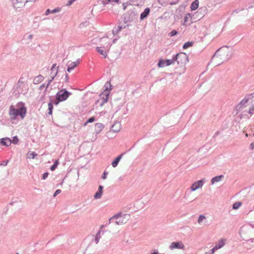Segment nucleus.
<instances>
[{"mask_svg":"<svg viewBox=\"0 0 254 254\" xmlns=\"http://www.w3.org/2000/svg\"><path fill=\"white\" fill-rule=\"evenodd\" d=\"M232 58V53L227 46L222 47L218 49L211 58L208 65L214 62L215 66L228 61Z\"/></svg>","mask_w":254,"mask_h":254,"instance_id":"f257e3e1","label":"nucleus"},{"mask_svg":"<svg viewBox=\"0 0 254 254\" xmlns=\"http://www.w3.org/2000/svg\"><path fill=\"white\" fill-rule=\"evenodd\" d=\"M22 106L19 109H15L13 106L11 105L9 107V114L11 120L16 119L18 116L23 119L25 117L27 113V108L24 104L21 102H19Z\"/></svg>","mask_w":254,"mask_h":254,"instance_id":"f03ea898","label":"nucleus"},{"mask_svg":"<svg viewBox=\"0 0 254 254\" xmlns=\"http://www.w3.org/2000/svg\"><path fill=\"white\" fill-rule=\"evenodd\" d=\"M138 12L136 8L133 7L128 10L123 15V20L125 23L133 22L137 19Z\"/></svg>","mask_w":254,"mask_h":254,"instance_id":"7ed1b4c3","label":"nucleus"},{"mask_svg":"<svg viewBox=\"0 0 254 254\" xmlns=\"http://www.w3.org/2000/svg\"><path fill=\"white\" fill-rule=\"evenodd\" d=\"M174 57L178 64L180 66H184L189 62L188 55L184 52L175 55Z\"/></svg>","mask_w":254,"mask_h":254,"instance_id":"20e7f679","label":"nucleus"},{"mask_svg":"<svg viewBox=\"0 0 254 254\" xmlns=\"http://www.w3.org/2000/svg\"><path fill=\"white\" fill-rule=\"evenodd\" d=\"M104 87L105 89L104 91L100 94L99 96L102 99V100H107V102L110 91L112 89L110 81H107L104 85Z\"/></svg>","mask_w":254,"mask_h":254,"instance_id":"39448f33","label":"nucleus"},{"mask_svg":"<svg viewBox=\"0 0 254 254\" xmlns=\"http://www.w3.org/2000/svg\"><path fill=\"white\" fill-rule=\"evenodd\" d=\"M71 94L72 93L68 91L66 89H62L57 93L56 96H57L62 102H63L65 101Z\"/></svg>","mask_w":254,"mask_h":254,"instance_id":"423d86ee","label":"nucleus"},{"mask_svg":"<svg viewBox=\"0 0 254 254\" xmlns=\"http://www.w3.org/2000/svg\"><path fill=\"white\" fill-rule=\"evenodd\" d=\"M207 9L206 7L203 6L199 8L197 11L195 13V16L198 20L204 17L205 14H206Z\"/></svg>","mask_w":254,"mask_h":254,"instance_id":"0eeeda50","label":"nucleus"},{"mask_svg":"<svg viewBox=\"0 0 254 254\" xmlns=\"http://www.w3.org/2000/svg\"><path fill=\"white\" fill-rule=\"evenodd\" d=\"M12 2L14 8L17 9L23 7L28 1L27 0H12Z\"/></svg>","mask_w":254,"mask_h":254,"instance_id":"6e6552de","label":"nucleus"},{"mask_svg":"<svg viewBox=\"0 0 254 254\" xmlns=\"http://www.w3.org/2000/svg\"><path fill=\"white\" fill-rule=\"evenodd\" d=\"M122 216V213L119 212L117 214L114 215L111 218H110L109 220V224L114 222V220H115V222L117 225H121L123 224V222L120 221V220H118V219Z\"/></svg>","mask_w":254,"mask_h":254,"instance_id":"1a4fd4ad","label":"nucleus"},{"mask_svg":"<svg viewBox=\"0 0 254 254\" xmlns=\"http://www.w3.org/2000/svg\"><path fill=\"white\" fill-rule=\"evenodd\" d=\"M203 184L204 181L203 180H200L194 182L190 187L191 191H195L196 190L201 188Z\"/></svg>","mask_w":254,"mask_h":254,"instance_id":"9d476101","label":"nucleus"},{"mask_svg":"<svg viewBox=\"0 0 254 254\" xmlns=\"http://www.w3.org/2000/svg\"><path fill=\"white\" fill-rule=\"evenodd\" d=\"M248 103L246 99H243L239 104L236 105L235 110L237 112H240L244 108L246 107V104Z\"/></svg>","mask_w":254,"mask_h":254,"instance_id":"9b49d317","label":"nucleus"},{"mask_svg":"<svg viewBox=\"0 0 254 254\" xmlns=\"http://www.w3.org/2000/svg\"><path fill=\"white\" fill-rule=\"evenodd\" d=\"M184 245L181 242H173L169 247L171 250L175 249H184Z\"/></svg>","mask_w":254,"mask_h":254,"instance_id":"f8f14e48","label":"nucleus"},{"mask_svg":"<svg viewBox=\"0 0 254 254\" xmlns=\"http://www.w3.org/2000/svg\"><path fill=\"white\" fill-rule=\"evenodd\" d=\"M150 9L149 7H146L144 11L141 13L140 16V20H143L146 19L149 15Z\"/></svg>","mask_w":254,"mask_h":254,"instance_id":"ddd939ff","label":"nucleus"},{"mask_svg":"<svg viewBox=\"0 0 254 254\" xmlns=\"http://www.w3.org/2000/svg\"><path fill=\"white\" fill-rule=\"evenodd\" d=\"M103 186L100 185L98 187V190L95 192L94 195V197L95 199H99L101 197L103 192Z\"/></svg>","mask_w":254,"mask_h":254,"instance_id":"4468645a","label":"nucleus"},{"mask_svg":"<svg viewBox=\"0 0 254 254\" xmlns=\"http://www.w3.org/2000/svg\"><path fill=\"white\" fill-rule=\"evenodd\" d=\"M125 154V152L121 154L120 155H119L118 157H117L116 158H115V159L112 162V165L113 167L115 168L118 166L120 161L121 160V159H122V158L123 157V155Z\"/></svg>","mask_w":254,"mask_h":254,"instance_id":"2eb2a0df","label":"nucleus"},{"mask_svg":"<svg viewBox=\"0 0 254 254\" xmlns=\"http://www.w3.org/2000/svg\"><path fill=\"white\" fill-rule=\"evenodd\" d=\"M0 143L1 145L7 147L11 145V141L9 138H2L0 139Z\"/></svg>","mask_w":254,"mask_h":254,"instance_id":"dca6fc26","label":"nucleus"},{"mask_svg":"<svg viewBox=\"0 0 254 254\" xmlns=\"http://www.w3.org/2000/svg\"><path fill=\"white\" fill-rule=\"evenodd\" d=\"M185 7V6L183 5H181L178 9L176 10V14L175 15V17L177 19H179L182 17V11Z\"/></svg>","mask_w":254,"mask_h":254,"instance_id":"f3484780","label":"nucleus"},{"mask_svg":"<svg viewBox=\"0 0 254 254\" xmlns=\"http://www.w3.org/2000/svg\"><path fill=\"white\" fill-rule=\"evenodd\" d=\"M104 126L102 123H97L95 125V131L97 134L100 133L102 129L104 128Z\"/></svg>","mask_w":254,"mask_h":254,"instance_id":"a211bd4d","label":"nucleus"},{"mask_svg":"<svg viewBox=\"0 0 254 254\" xmlns=\"http://www.w3.org/2000/svg\"><path fill=\"white\" fill-rule=\"evenodd\" d=\"M199 6V0H194L190 5V9L191 11L195 10L198 8Z\"/></svg>","mask_w":254,"mask_h":254,"instance_id":"6ab92c4d","label":"nucleus"},{"mask_svg":"<svg viewBox=\"0 0 254 254\" xmlns=\"http://www.w3.org/2000/svg\"><path fill=\"white\" fill-rule=\"evenodd\" d=\"M224 177L223 175L215 176L211 179V183L212 184H213L215 183L218 182L220 181L222 178H224Z\"/></svg>","mask_w":254,"mask_h":254,"instance_id":"aec40b11","label":"nucleus"},{"mask_svg":"<svg viewBox=\"0 0 254 254\" xmlns=\"http://www.w3.org/2000/svg\"><path fill=\"white\" fill-rule=\"evenodd\" d=\"M61 8L59 7H57L53 10H50V9H47L45 12V15H48L51 13H55L56 12H59L61 10Z\"/></svg>","mask_w":254,"mask_h":254,"instance_id":"412c9836","label":"nucleus"},{"mask_svg":"<svg viewBox=\"0 0 254 254\" xmlns=\"http://www.w3.org/2000/svg\"><path fill=\"white\" fill-rule=\"evenodd\" d=\"M104 47H98L96 48V51L101 55H103L105 58L107 57L106 52L104 50Z\"/></svg>","mask_w":254,"mask_h":254,"instance_id":"4be33fe9","label":"nucleus"},{"mask_svg":"<svg viewBox=\"0 0 254 254\" xmlns=\"http://www.w3.org/2000/svg\"><path fill=\"white\" fill-rule=\"evenodd\" d=\"M104 227H105V225H102L101 226L100 230L98 231V232L97 233V234L96 235V236L95 238V242L96 244H97L99 243V240L101 238V236H100V233H101V229H102L103 228H104Z\"/></svg>","mask_w":254,"mask_h":254,"instance_id":"5701e85b","label":"nucleus"},{"mask_svg":"<svg viewBox=\"0 0 254 254\" xmlns=\"http://www.w3.org/2000/svg\"><path fill=\"white\" fill-rule=\"evenodd\" d=\"M53 105L52 101H50V102L48 103V112L46 114L47 115H51L53 113Z\"/></svg>","mask_w":254,"mask_h":254,"instance_id":"b1692460","label":"nucleus"},{"mask_svg":"<svg viewBox=\"0 0 254 254\" xmlns=\"http://www.w3.org/2000/svg\"><path fill=\"white\" fill-rule=\"evenodd\" d=\"M225 239H221L219 241L218 243L215 245L216 248H217L218 249H219L222 248L225 245Z\"/></svg>","mask_w":254,"mask_h":254,"instance_id":"393cba45","label":"nucleus"},{"mask_svg":"<svg viewBox=\"0 0 254 254\" xmlns=\"http://www.w3.org/2000/svg\"><path fill=\"white\" fill-rule=\"evenodd\" d=\"M191 190H187L184 197V199L186 200L189 199L190 202H192L194 200V199L192 198L189 199V195L191 194Z\"/></svg>","mask_w":254,"mask_h":254,"instance_id":"a878e982","label":"nucleus"},{"mask_svg":"<svg viewBox=\"0 0 254 254\" xmlns=\"http://www.w3.org/2000/svg\"><path fill=\"white\" fill-rule=\"evenodd\" d=\"M44 79V77L41 75L37 76L34 79V84H37L41 82Z\"/></svg>","mask_w":254,"mask_h":254,"instance_id":"bb28decb","label":"nucleus"},{"mask_svg":"<svg viewBox=\"0 0 254 254\" xmlns=\"http://www.w3.org/2000/svg\"><path fill=\"white\" fill-rule=\"evenodd\" d=\"M175 62H176L174 55L173 56L172 59H167L165 60L166 66H169L171 64H173Z\"/></svg>","mask_w":254,"mask_h":254,"instance_id":"cd10ccee","label":"nucleus"},{"mask_svg":"<svg viewBox=\"0 0 254 254\" xmlns=\"http://www.w3.org/2000/svg\"><path fill=\"white\" fill-rule=\"evenodd\" d=\"M194 42L192 41H188L186 42L183 46V48L184 49H188L189 47H190L193 46Z\"/></svg>","mask_w":254,"mask_h":254,"instance_id":"c85d7f7f","label":"nucleus"},{"mask_svg":"<svg viewBox=\"0 0 254 254\" xmlns=\"http://www.w3.org/2000/svg\"><path fill=\"white\" fill-rule=\"evenodd\" d=\"M77 66V63H71L67 67V71L70 72V71L73 69Z\"/></svg>","mask_w":254,"mask_h":254,"instance_id":"c756f323","label":"nucleus"},{"mask_svg":"<svg viewBox=\"0 0 254 254\" xmlns=\"http://www.w3.org/2000/svg\"><path fill=\"white\" fill-rule=\"evenodd\" d=\"M58 68H59V66L57 67V71L56 72L55 74H54L52 76H51V79H50L48 81V82L46 86V88H48V87L50 85L51 82L53 80V79H54L55 76L57 75V74L58 73Z\"/></svg>","mask_w":254,"mask_h":254,"instance_id":"7c9ffc66","label":"nucleus"},{"mask_svg":"<svg viewBox=\"0 0 254 254\" xmlns=\"http://www.w3.org/2000/svg\"><path fill=\"white\" fill-rule=\"evenodd\" d=\"M242 203L240 201L236 202L233 204L232 208L235 210L237 209L242 205Z\"/></svg>","mask_w":254,"mask_h":254,"instance_id":"2f4dec72","label":"nucleus"},{"mask_svg":"<svg viewBox=\"0 0 254 254\" xmlns=\"http://www.w3.org/2000/svg\"><path fill=\"white\" fill-rule=\"evenodd\" d=\"M59 160H56L54 163V164L53 165H52L50 167V170L52 171H54L56 170V169L57 168L58 165H59Z\"/></svg>","mask_w":254,"mask_h":254,"instance_id":"473e14b6","label":"nucleus"},{"mask_svg":"<svg viewBox=\"0 0 254 254\" xmlns=\"http://www.w3.org/2000/svg\"><path fill=\"white\" fill-rule=\"evenodd\" d=\"M55 97H56L55 100L50 99V101H52V102L53 103V105L55 104V105H58L59 104V103L61 102L62 101L57 96H55Z\"/></svg>","mask_w":254,"mask_h":254,"instance_id":"72a5a7b5","label":"nucleus"},{"mask_svg":"<svg viewBox=\"0 0 254 254\" xmlns=\"http://www.w3.org/2000/svg\"><path fill=\"white\" fill-rule=\"evenodd\" d=\"M166 65L165 60H160L158 63V66L159 67H163Z\"/></svg>","mask_w":254,"mask_h":254,"instance_id":"f704fd0d","label":"nucleus"},{"mask_svg":"<svg viewBox=\"0 0 254 254\" xmlns=\"http://www.w3.org/2000/svg\"><path fill=\"white\" fill-rule=\"evenodd\" d=\"M11 143H12L14 144H16L19 141V139L17 136H14L13 137L12 139L11 140Z\"/></svg>","mask_w":254,"mask_h":254,"instance_id":"c9c22d12","label":"nucleus"},{"mask_svg":"<svg viewBox=\"0 0 254 254\" xmlns=\"http://www.w3.org/2000/svg\"><path fill=\"white\" fill-rule=\"evenodd\" d=\"M95 118L94 117H92L88 119L87 121L85 122L84 126H86L88 123H91L95 121Z\"/></svg>","mask_w":254,"mask_h":254,"instance_id":"e433bc0d","label":"nucleus"},{"mask_svg":"<svg viewBox=\"0 0 254 254\" xmlns=\"http://www.w3.org/2000/svg\"><path fill=\"white\" fill-rule=\"evenodd\" d=\"M248 113L252 116L254 114V105L253 104L249 108Z\"/></svg>","mask_w":254,"mask_h":254,"instance_id":"4c0bfd02","label":"nucleus"},{"mask_svg":"<svg viewBox=\"0 0 254 254\" xmlns=\"http://www.w3.org/2000/svg\"><path fill=\"white\" fill-rule=\"evenodd\" d=\"M28 155L29 158L34 159L36 156H37V154L35 152H32L31 153H28Z\"/></svg>","mask_w":254,"mask_h":254,"instance_id":"58836bf2","label":"nucleus"},{"mask_svg":"<svg viewBox=\"0 0 254 254\" xmlns=\"http://www.w3.org/2000/svg\"><path fill=\"white\" fill-rule=\"evenodd\" d=\"M106 102H107V100H101V101H100L99 100H98L96 102L95 104H99L100 107H102L104 105V104L105 103H106Z\"/></svg>","mask_w":254,"mask_h":254,"instance_id":"ea45409f","label":"nucleus"},{"mask_svg":"<svg viewBox=\"0 0 254 254\" xmlns=\"http://www.w3.org/2000/svg\"><path fill=\"white\" fill-rule=\"evenodd\" d=\"M204 219H206V217L204 215H199V217H198V223H201L203 220H204Z\"/></svg>","mask_w":254,"mask_h":254,"instance_id":"a19ab883","label":"nucleus"},{"mask_svg":"<svg viewBox=\"0 0 254 254\" xmlns=\"http://www.w3.org/2000/svg\"><path fill=\"white\" fill-rule=\"evenodd\" d=\"M45 97L46 95L43 94L38 100V102L41 103H44V100L45 99Z\"/></svg>","mask_w":254,"mask_h":254,"instance_id":"79ce46f5","label":"nucleus"},{"mask_svg":"<svg viewBox=\"0 0 254 254\" xmlns=\"http://www.w3.org/2000/svg\"><path fill=\"white\" fill-rule=\"evenodd\" d=\"M178 34V31L176 30H173L169 33V35L171 37L174 36Z\"/></svg>","mask_w":254,"mask_h":254,"instance_id":"37998d69","label":"nucleus"},{"mask_svg":"<svg viewBox=\"0 0 254 254\" xmlns=\"http://www.w3.org/2000/svg\"><path fill=\"white\" fill-rule=\"evenodd\" d=\"M129 24H127V25H125L124 27H123L122 26L119 25L118 26V28L116 30H118V32H119L122 30V29L126 28L127 27L129 26Z\"/></svg>","mask_w":254,"mask_h":254,"instance_id":"c03bdc74","label":"nucleus"},{"mask_svg":"<svg viewBox=\"0 0 254 254\" xmlns=\"http://www.w3.org/2000/svg\"><path fill=\"white\" fill-rule=\"evenodd\" d=\"M23 77L21 76L20 77V78L19 79L18 82H17V87H19L20 85V84H23L24 81L23 80Z\"/></svg>","mask_w":254,"mask_h":254,"instance_id":"a18cd8bd","label":"nucleus"},{"mask_svg":"<svg viewBox=\"0 0 254 254\" xmlns=\"http://www.w3.org/2000/svg\"><path fill=\"white\" fill-rule=\"evenodd\" d=\"M185 16H187L189 17V18L190 17L191 19V20H194L195 19V14H193V15H191V14L190 13H187Z\"/></svg>","mask_w":254,"mask_h":254,"instance_id":"49530a36","label":"nucleus"},{"mask_svg":"<svg viewBox=\"0 0 254 254\" xmlns=\"http://www.w3.org/2000/svg\"><path fill=\"white\" fill-rule=\"evenodd\" d=\"M49 175V173L48 172H45L42 175V179L45 180L47 178Z\"/></svg>","mask_w":254,"mask_h":254,"instance_id":"de8ad7c7","label":"nucleus"},{"mask_svg":"<svg viewBox=\"0 0 254 254\" xmlns=\"http://www.w3.org/2000/svg\"><path fill=\"white\" fill-rule=\"evenodd\" d=\"M108 172L105 171L103 174L102 175V179L105 180L107 178V175H108Z\"/></svg>","mask_w":254,"mask_h":254,"instance_id":"09e8293b","label":"nucleus"},{"mask_svg":"<svg viewBox=\"0 0 254 254\" xmlns=\"http://www.w3.org/2000/svg\"><path fill=\"white\" fill-rule=\"evenodd\" d=\"M217 250H218V249L217 248H216V246H215L211 250H210L208 252L210 254H213L214 253V252Z\"/></svg>","mask_w":254,"mask_h":254,"instance_id":"8fccbe9b","label":"nucleus"},{"mask_svg":"<svg viewBox=\"0 0 254 254\" xmlns=\"http://www.w3.org/2000/svg\"><path fill=\"white\" fill-rule=\"evenodd\" d=\"M188 18H189V17L187 16H185V17H184V23H183V25H185V26H187L188 24H187V21L188 20Z\"/></svg>","mask_w":254,"mask_h":254,"instance_id":"3c124183","label":"nucleus"},{"mask_svg":"<svg viewBox=\"0 0 254 254\" xmlns=\"http://www.w3.org/2000/svg\"><path fill=\"white\" fill-rule=\"evenodd\" d=\"M61 192V190L60 189L57 190L53 194V197H56L58 194Z\"/></svg>","mask_w":254,"mask_h":254,"instance_id":"603ef678","label":"nucleus"},{"mask_svg":"<svg viewBox=\"0 0 254 254\" xmlns=\"http://www.w3.org/2000/svg\"><path fill=\"white\" fill-rule=\"evenodd\" d=\"M8 162H9L8 160H3V161H1L0 165L2 166H5L7 165Z\"/></svg>","mask_w":254,"mask_h":254,"instance_id":"864d4df0","label":"nucleus"},{"mask_svg":"<svg viewBox=\"0 0 254 254\" xmlns=\"http://www.w3.org/2000/svg\"><path fill=\"white\" fill-rule=\"evenodd\" d=\"M244 99H246L247 100V101L248 102V101L250 100V99H252V96H251V94H247L245 96V97L244 98Z\"/></svg>","mask_w":254,"mask_h":254,"instance_id":"5fc2aeb1","label":"nucleus"},{"mask_svg":"<svg viewBox=\"0 0 254 254\" xmlns=\"http://www.w3.org/2000/svg\"><path fill=\"white\" fill-rule=\"evenodd\" d=\"M69 77L68 74L65 72L64 81L66 83L68 82Z\"/></svg>","mask_w":254,"mask_h":254,"instance_id":"6e6d98bb","label":"nucleus"},{"mask_svg":"<svg viewBox=\"0 0 254 254\" xmlns=\"http://www.w3.org/2000/svg\"><path fill=\"white\" fill-rule=\"evenodd\" d=\"M111 1V0H104L103 1L102 3L104 5L107 4L108 3H110Z\"/></svg>","mask_w":254,"mask_h":254,"instance_id":"4d7b16f0","label":"nucleus"},{"mask_svg":"<svg viewBox=\"0 0 254 254\" xmlns=\"http://www.w3.org/2000/svg\"><path fill=\"white\" fill-rule=\"evenodd\" d=\"M249 148L251 150H253L254 149V142L251 143Z\"/></svg>","mask_w":254,"mask_h":254,"instance_id":"13d9d810","label":"nucleus"},{"mask_svg":"<svg viewBox=\"0 0 254 254\" xmlns=\"http://www.w3.org/2000/svg\"><path fill=\"white\" fill-rule=\"evenodd\" d=\"M179 1H180V0H176L175 1H172V2H170V4L171 5L176 4L179 3Z\"/></svg>","mask_w":254,"mask_h":254,"instance_id":"bf43d9fd","label":"nucleus"},{"mask_svg":"<svg viewBox=\"0 0 254 254\" xmlns=\"http://www.w3.org/2000/svg\"><path fill=\"white\" fill-rule=\"evenodd\" d=\"M46 86L45 83L41 84L39 87V90H42L44 87L46 88Z\"/></svg>","mask_w":254,"mask_h":254,"instance_id":"052dcab7","label":"nucleus"},{"mask_svg":"<svg viewBox=\"0 0 254 254\" xmlns=\"http://www.w3.org/2000/svg\"><path fill=\"white\" fill-rule=\"evenodd\" d=\"M112 33L114 35H115L117 34L119 32H118V30H117L116 29H113Z\"/></svg>","mask_w":254,"mask_h":254,"instance_id":"680f3d73","label":"nucleus"},{"mask_svg":"<svg viewBox=\"0 0 254 254\" xmlns=\"http://www.w3.org/2000/svg\"><path fill=\"white\" fill-rule=\"evenodd\" d=\"M243 10V9H235V10H234L233 11V12L232 14H233V13H238L239 11H240L241 10Z\"/></svg>","mask_w":254,"mask_h":254,"instance_id":"e2e57ef3","label":"nucleus"},{"mask_svg":"<svg viewBox=\"0 0 254 254\" xmlns=\"http://www.w3.org/2000/svg\"><path fill=\"white\" fill-rule=\"evenodd\" d=\"M127 4H128L127 3H124L123 4L124 10H125L127 8Z\"/></svg>","mask_w":254,"mask_h":254,"instance_id":"0e129e2a","label":"nucleus"},{"mask_svg":"<svg viewBox=\"0 0 254 254\" xmlns=\"http://www.w3.org/2000/svg\"><path fill=\"white\" fill-rule=\"evenodd\" d=\"M220 133V131H217L214 135V137H215L216 136H217L218 135H219Z\"/></svg>","mask_w":254,"mask_h":254,"instance_id":"69168bd1","label":"nucleus"},{"mask_svg":"<svg viewBox=\"0 0 254 254\" xmlns=\"http://www.w3.org/2000/svg\"><path fill=\"white\" fill-rule=\"evenodd\" d=\"M47 91V88H46V87L45 90L43 92V95H46Z\"/></svg>","mask_w":254,"mask_h":254,"instance_id":"338daca9","label":"nucleus"},{"mask_svg":"<svg viewBox=\"0 0 254 254\" xmlns=\"http://www.w3.org/2000/svg\"><path fill=\"white\" fill-rule=\"evenodd\" d=\"M56 66V64H54L53 65V66H52V68H51V70H53V69H54V68H55Z\"/></svg>","mask_w":254,"mask_h":254,"instance_id":"774afa93","label":"nucleus"}]
</instances>
